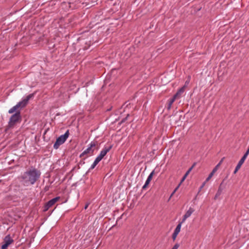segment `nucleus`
<instances>
[{
    "label": "nucleus",
    "instance_id": "1",
    "mask_svg": "<svg viewBox=\"0 0 249 249\" xmlns=\"http://www.w3.org/2000/svg\"><path fill=\"white\" fill-rule=\"evenodd\" d=\"M41 172L37 168L31 167L21 176L18 177L20 182L24 186L34 185L40 178Z\"/></svg>",
    "mask_w": 249,
    "mask_h": 249
},
{
    "label": "nucleus",
    "instance_id": "2",
    "mask_svg": "<svg viewBox=\"0 0 249 249\" xmlns=\"http://www.w3.org/2000/svg\"><path fill=\"white\" fill-rule=\"evenodd\" d=\"M15 112V113L13 114L10 118L8 124L9 128H13L21 121L22 118L20 110H17Z\"/></svg>",
    "mask_w": 249,
    "mask_h": 249
},
{
    "label": "nucleus",
    "instance_id": "3",
    "mask_svg": "<svg viewBox=\"0 0 249 249\" xmlns=\"http://www.w3.org/2000/svg\"><path fill=\"white\" fill-rule=\"evenodd\" d=\"M69 130H68L64 135H61L56 139V142L54 143L53 148L57 149L60 145L64 143L69 136Z\"/></svg>",
    "mask_w": 249,
    "mask_h": 249
},
{
    "label": "nucleus",
    "instance_id": "4",
    "mask_svg": "<svg viewBox=\"0 0 249 249\" xmlns=\"http://www.w3.org/2000/svg\"><path fill=\"white\" fill-rule=\"evenodd\" d=\"M27 103L26 101L23 99L21 101L18 102L15 106L13 107L10 109L9 110L8 113L10 114L13 113L14 112L17 110H19L18 108H23L26 106Z\"/></svg>",
    "mask_w": 249,
    "mask_h": 249
},
{
    "label": "nucleus",
    "instance_id": "5",
    "mask_svg": "<svg viewBox=\"0 0 249 249\" xmlns=\"http://www.w3.org/2000/svg\"><path fill=\"white\" fill-rule=\"evenodd\" d=\"M60 199V196H57L56 197H54V198L51 199L50 200L48 201L47 203H46L43 207V212L47 211L50 208L52 207Z\"/></svg>",
    "mask_w": 249,
    "mask_h": 249
},
{
    "label": "nucleus",
    "instance_id": "6",
    "mask_svg": "<svg viewBox=\"0 0 249 249\" xmlns=\"http://www.w3.org/2000/svg\"><path fill=\"white\" fill-rule=\"evenodd\" d=\"M97 142H91L90 144V146L89 147H88L86 150H85L83 153H82L80 155V157L82 158L84 155L90 153L91 154H93L94 149H92V148L96 146L97 144Z\"/></svg>",
    "mask_w": 249,
    "mask_h": 249
},
{
    "label": "nucleus",
    "instance_id": "7",
    "mask_svg": "<svg viewBox=\"0 0 249 249\" xmlns=\"http://www.w3.org/2000/svg\"><path fill=\"white\" fill-rule=\"evenodd\" d=\"M13 242H14V240L11 238L10 235L6 236L3 239V244L2 245L1 249H7L8 247Z\"/></svg>",
    "mask_w": 249,
    "mask_h": 249
},
{
    "label": "nucleus",
    "instance_id": "8",
    "mask_svg": "<svg viewBox=\"0 0 249 249\" xmlns=\"http://www.w3.org/2000/svg\"><path fill=\"white\" fill-rule=\"evenodd\" d=\"M225 185L224 184V180L220 184L218 191L215 194L214 199L216 200L222 194L223 189L225 188Z\"/></svg>",
    "mask_w": 249,
    "mask_h": 249
},
{
    "label": "nucleus",
    "instance_id": "9",
    "mask_svg": "<svg viewBox=\"0 0 249 249\" xmlns=\"http://www.w3.org/2000/svg\"><path fill=\"white\" fill-rule=\"evenodd\" d=\"M195 210L193 208L190 207L189 209L186 212L185 214L184 215L182 220V222H184L188 217L191 216L192 213Z\"/></svg>",
    "mask_w": 249,
    "mask_h": 249
},
{
    "label": "nucleus",
    "instance_id": "10",
    "mask_svg": "<svg viewBox=\"0 0 249 249\" xmlns=\"http://www.w3.org/2000/svg\"><path fill=\"white\" fill-rule=\"evenodd\" d=\"M247 156H248L247 155L244 154V156L240 159V160H239V161L238 162V164L237 165V168H241V166H242V165L244 162V161H245L246 159L247 158Z\"/></svg>",
    "mask_w": 249,
    "mask_h": 249
},
{
    "label": "nucleus",
    "instance_id": "11",
    "mask_svg": "<svg viewBox=\"0 0 249 249\" xmlns=\"http://www.w3.org/2000/svg\"><path fill=\"white\" fill-rule=\"evenodd\" d=\"M218 165H217L213 170V171H212V172L209 174V176L208 177V178H206V181H208L209 180H210L212 177L213 176L214 173L217 171V168H218Z\"/></svg>",
    "mask_w": 249,
    "mask_h": 249
},
{
    "label": "nucleus",
    "instance_id": "12",
    "mask_svg": "<svg viewBox=\"0 0 249 249\" xmlns=\"http://www.w3.org/2000/svg\"><path fill=\"white\" fill-rule=\"evenodd\" d=\"M183 223V222H182V221H181L178 223V224L177 225V226L176 227V228L174 231L175 232H178V233L180 232L181 224Z\"/></svg>",
    "mask_w": 249,
    "mask_h": 249
},
{
    "label": "nucleus",
    "instance_id": "13",
    "mask_svg": "<svg viewBox=\"0 0 249 249\" xmlns=\"http://www.w3.org/2000/svg\"><path fill=\"white\" fill-rule=\"evenodd\" d=\"M34 96V93L30 94L28 95L26 98L24 99L26 102L28 104L29 100L33 98Z\"/></svg>",
    "mask_w": 249,
    "mask_h": 249
},
{
    "label": "nucleus",
    "instance_id": "14",
    "mask_svg": "<svg viewBox=\"0 0 249 249\" xmlns=\"http://www.w3.org/2000/svg\"><path fill=\"white\" fill-rule=\"evenodd\" d=\"M175 102V101L173 100V99H170L168 103V106H167V109L170 110L171 108V106L173 104V103Z\"/></svg>",
    "mask_w": 249,
    "mask_h": 249
},
{
    "label": "nucleus",
    "instance_id": "15",
    "mask_svg": "<svg viewBox=\"0 0 249 249\" xmlns=\"http://www.w3.org/2000/svg\"><path fill=\"white\" fill-rule=\"evenodd\" d=\"M195 164H196V163H194L193 165L188 170V171L184 174V177H185L186 178L188 176V175L189 174L190 172L191 171L192 169L195 166Z\"/></svg>",
    "mask_w": 249,
    "mask_h": 249
},
{
    "label": "nucleus",
    "instance_id": "16",
    "mask_svg": "<svg viewBox=\"0 0 249 249\" xmlns=\"http://www.w3.org/2000/svg\"><path fill=\"white\" fill-rule=\"evenodd\" d=\"M112 147V145H110L109 146H105L104 148L103 149V150L106 153H107L108 152H109L111 149Z\"/></svg>",
    "mask_w": 249,
    "mask_h": 249
},
{
    "label": "nucleus",
    "instance_id": "17",
    "mask_svg": "<svg viewBox=\"0 0 249 249\" xmlns=\"http://www.w3.org/2000/svg\"><path fill=\"white\" fill-rule=\"evenodd\" d=\"M106 154L107 153L102 150L98 156L102 159Z\"/></svg>",
    "mask_w": 249,
    "mask_h": 249
},
{
    "label": "nucleus",
    "instance_id": "18",
    "mask_svg": "<svg viewBox=\"0 0 249 249\" xmlns=\"http://www.w3.org/2000/svg\"><path fill=\"white\" fill-rule=\"evenodd\" d=\"M150 182L149 181H148V180H147L146 179V182H145V183L144 185L143 186V187H142V189H143V190H145V189L147 188V186L149 185V184L150 183Z\"/></svg>",
    "mask_w": 249,
    "mask_h": 249
},
{
    "label": "nucleus",
    "instance_id": "19",
    "mask_svg": "<svg viewBox=\"0 0 249 249\" xmlns=\"http://www.w3.org/2000/svg\"><path fill=\"white\" fill-rule=\"evenodd\" d=\"M101 160H102V159L101 158H100L99 156H98L96 158V159L94 160V162L95 163V164H97Z\"/></svg>",
    "mask_w": 249,
    "mask_h": 249
},
{
    "label": "nucleus",
    "instance_id": "20",
    "mask_svg": "<svg viewBox=\"0 0 249 249\" xmlns=\"http://www.w3.org/2000/svg\"><path fill=\"white\" fill-rule=\"evenodd\" d=\"M185 88V87L183 86V87L180 88L179 89H178V91L181 94L184 91Z\"/></svg>",
    "mask_w": 249,
    "mask_h": 249
},
{
    "label": "nucleus",
    "instance_id": "21",
    "mask_svg": "<svg viewBox=\"0 0 249 249\" xmlns=\"http://www.w3.org/2000/svg\"><path fill=\"white\" fill-rule=\"evenodd\" d=\"M178 234V232H176L174 231V233L172 234V239L174 241L175 240Z\"/></svg>",
    "mask_w": 249,
    "mask_h": 249
},
{
    "label": "nucleus",
    "instance_id": "22",
    "mask_svg": "<svg viewBox=\"0 0 249 249\" xmlns=\"http://www.w3.org/2000/svg\"><path fill=\"white\" fill-rule=\"evenodd\" d=\"M154 174V170H153L150 174V175H149V176L148 177V178H149V179H151L152 180V178H153V175Z\"/></svg>",
    "mask_w": 249,
    "mask_h": 249
},
{
    "label": "nucleus",
    "instance_id": "23",
    "mask_svg": "<svg viewBox=\"0 0 249 249\" xmlns=\"http://www.w3.org/2000/svg\"><path fill=\"white\" fill-rule=\"evenodd\" d=\"M129 115L127 114L126 117H125L122 120V121L120 122V124H122V123H124L127 119V118L129 117Z\"/></svg>",
    "mask_w": 249,
    "mask_h": 249
},
{
    "label": "nucleus",
    "instance_id": "24",
    "mask_svg": "<svg viewBox=\"0 0 249 249\" xmlns=\"http://www.w3.org/2000/svg\"><path fill=\"white\" fill-rule=\"evenodd\" d=\"M179 186V184L175 188L173 192L171 194L170 196V197H171L174 194V193L176 192V191L178 189V187Z\"/></svg>",
    "mask_w": 249,
    "mask_h": 249
},
{
    "label": "nucleus",
    "instance_id": "25",
    "mask_svg": "<svg viewBox=\"0 0 249 249\" xmlns=\"http://www.w3.org/2000/svg\"><path fill=\"white\" fill-rule=\"evenodd\" d=\"M179 186V184L175 188L173 192L171 194L170 196V197H171L174 194V193L176 192V191L178 189V187Z\"/></svg>",
    "mask_w": 249,
    "mask_h": 249
},
{
    "label": "nucleus",
    "instance_id": "26",
    "mask_svg": "<svg viewBox=\"0 0 249 249\" xmlns=\"http://www.w3.org/2000/svg\"><path fill=\"white\" fill-rule=\"evenodd\" d=\"M50 186H46L44 188V192H46L48 191L50 189Z\"/></svg>",
    "mask_w": 249,
    "mask_h": 249
},
{
    "label": "nucleus",
    "instance_id": "27",
    "mask_svg": "<svg viewBox=\"0 0 249 249\" xmlns=\"http://www.w3.org/2000/svg\"><path fill=\"white\" fill-rule=\"evenodd\" d=\"M179 245L178 243L176 244L172 248V249H178V248L179 247Z\"/></svg>",
    "mask_w": 249,
    "mask_h": 249
},
{
    "label": "nucleus",
    "instance_id": "28",
    "mask_svg": "<svg viewBox=\"0 0 249 249\" xmlns=\"http://www.w3.org/2000/svg\"><path fill=\"white\" fill-rule=\"evenodd\" d=\"M96 164H95L94 162H93V163L92 164V165L91 166L90 168H89V170H92L93 169H94L95 168V167L96 166Z\"/></svg>",
    "mask_w": 249,
    "mask_h": 249
},
{
    "label": "nucleus",
    "instance_id": "29",
    "mask_svg": "<svg viewBox=\"0 0 249 249\" xmlns=\"http://www.w3.org/2000/svg\"><path fill=\"white\" fill-rule=\"evenodd\" d=\"M240 168H237V166H236V167H235V169L233 172V173L235 174L237 173V172L239 170Z\"/></svg>",
    "mask_w": 249,
    "mask_h": 249
},
{
    "label": "nucleus",
    "instance_id": "30",
    "mask_svg": "<svg viewBox=\"0 0 249 249\" xmlns=\"http://www.w3.org/2000/svg\"><path fill=\"white\" fill-rule=\"evenodd\" d=\"M178 98V97L177 96V94H175L173 97L171 98L172 99H173L174 101H175V100Z\"/></svg>",
    "mask_w": 249,
    "mask_h": 249
},
{
    "label": "nucleus",
    "instance_id": "31",
    "mask_svg": "<svg viewBox=\"0 0 249 249\" xmlns=\"http://www.w3.org/2000/svg\"><path fill=\"white\" fill-rule=\"evenodd\" d=\"M186 178L183 176V177H182V179H181V181H180V183H179V185H180L182 182H183L184 181V180L185 179V178Z\"/></svg>",
    "mask_w": 249,
    "mask_h": 249
},
{
    "label": "nucleus",
    "instance_id": "32",
    "mask_svg": "<svg viewBox=\"0 0 249 249\" xmlns=\"http://www.w3.org/2000/svg\"><path fill=\"white\" fill-rule=\"evenodd\" d=\"M85 163V162L83 160H81L80 162H79V164H84Z\"/></svg>",
    "mask_w": 249,
    "mask_h": 249
},
{
    "label": "nucleus",
    "instance_id": "33",
    "mask_svg": "<svg viewBox=\"0 0 249 249\" xmlns=\"http://www.w3.org/2000/svg\"><path fill=\"white\" fill-rule=\"evenodd\" d=\"M224 158L222 159L220 161L219 163L217 164L218 165V166L220 165V164L221 163V162H222Z\"/></svg>",
    "mask_w": 249,
    "mask_h": 249
},
{
    "label": "nucleus",
    "instance_id": "34",
    "mask_svg": "<svg viewBox=\"0 0 249 249\" xmlns=\"http://www.w3.org/2000/svg\"><path fill=\"white\" fill-rule=\"evenodd\" d=\"M176 94H177V96L178 97H179V96L180 95V94L178 91H177V92L176 93Z\"/></svg>",
    "mask_w": 249,
    "mask_h": 249
},
{
    "label": "nucleus",
    "instance_id": "35",
    "mask_svg": "<svg viewBox=\"0 0 249 249\" xmlns=\"http://www.w3.org/2000/svg\"><path fill=\"white\" fill-rule=\"evenodd\" d=\"M88 206H89V204H86V205L85 206V208H84L85 209H87V208L88 207Z\"/></svg>",
    "mask_w": 249,
    "mask_h": 249
},
{
    "label": "nucleus",
    "instance_id": "36",
    "mask_svg": "<svg viewBox=\"0 0 249 249\" xmlns=\"http://www.w3.org/2000/svg\"><path fill=\"white\" fill-rule=\"evenodd\" d=\"M204 185H205V182H204L203 183V184L201 185V186L200 187V189H202L204 187Z\"/></svg>",
    "mask_w": 249,
    "mask_h": 249
},
{
    "label": "nucleus",
    "instance_id": "37",
    "mask_svg": "<svg viewBox=\"0 0 249 249\" xmlns=\"http://www.w3.org/2000/svg\"><path fill=\"white\" fill-rule=\"evenodd\" d=\"M147 180H148V181H149L150 182L151 181V179L148 178H147Z\"/></svg>",
    "mask_w": 249,
    "mask_h": 249
},
{
    "label": "nucleus",
    "instance_id": "38",
    "mask_svg": "<svg viewBox=\"0 0 249 249\" xmlns=\"http://www.w3.org/2000/svg\"><path fill=\"white\" fill-rule=\"evenodd\" d=\"M111 108H112V107H110V108L107 109V111H110V110H111Z\"/></svg>",
    "mask_w": 249,
    "mask_h": 249
},
{
    "label": "nucleus",
    "instance_id": "39",
    "mask_svg": "<svg viewBox=\"0 0 249 249\" xmlns=\"http://www.w3.org/2000/svg\"><path fill=\"white\" fill-rule=\"evenodd\" d=\"M111 108H112V107H110V108L107 109V111H110V110H111Z\"/></svg>",
    "mask_w": 249,
    "mask_h": 249
},
{
    "label": "nucleus",
    "instance_id": "40",
    "mask_svg": "<svg viewBox=\"0 0 249 249\" xmlns=\"http://www.w3.org/2000/svg\"><path fill=\"white\" fill-rule=\"evenodd\" d=\"M1 182V180H0V183Z\"/></svg>",
    "mask_w": 249,
    "mask_h": 249
}]
</instances>
